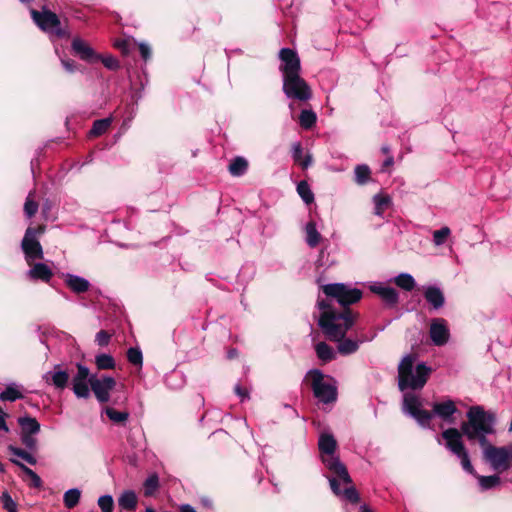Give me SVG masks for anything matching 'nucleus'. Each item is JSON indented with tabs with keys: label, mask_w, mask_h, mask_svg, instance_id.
Masks as SVG:
<instances>
[{
	"label": "nucleus",
	"mask_w": 512,
	"mask_h": 512,
	"mask_svg": "<svg viewBox=\"0 0 512 512\" xmlns=\"http://www.w3.org/2000/svg\"><path fill=\"white\" fill-rule=\"evenodd\" d=\"M397 371V386L403 394L402 412L415 419L422 428H429L432 415L422 409L418 392L426 385L432 368L425 362H417L415 355L406 354L399 362Z\"/></svg>",
	"instance_id": "nucleus-1"
},
{
	"label": "nucleus",
	"mask_w": 512,
	"mask_h": 512,
	"mask_svg": "<svg viewBox=\"0 0 512 512\" xmlns=\"http://www.w3.org/2000/svg\"><path fill=\"white\" fill-rule=\"evenodd\" d=\"M329 305L328 302H317L321 311L318 325L329 340L340 341L354 325L356 316L350 309L337 310Z\"/></svg>",
	"instance_id": "nucleus-2"
},
{
	"label": "nucleus",
	"mask_w": 512,
	"mask_h": 512,
	"mask_svg": "<svg viewBox=\"0 0 512 512\" xmlns=\"http://www.w3.org/2000/svg\"><path fill=\"white\" fill-rule=\"evenodd\" d=\"M467 421L461 424V431L470 442L477 441L482 447L489 441L488 435L495 433L496 414L486 411L483 406L475 405L466 413Z\"/></svg>",
	"instance_id": "nucleus-3"
},
{
	"label": "nucleus",
	"mask_w": 512,
	"mask_h": 512,
	"mask_svg": "<svg viewBox=\"0 0 512 512\" xmlns=\"http://www.w3.org/2000/svg\"><path fill=\"white\" fill-rule=\"evenodd\" d=\"M318 449L321 455L322 463L325 467L339 477L344 483H350L351 477L347 471L345 465L341 462L339 456H337V441L333 434L329 432H323L320 434L318 439Z\"/></svg>",
	"instance_id": "nucleus-4"
},
{
	"label": "nucleus",
	"mask_w": 512,
	"mask_h": 512,
	"mask_svg": "<svg viewBox=\"0 0 512 512\" xmlns=\"http://www.w3.org/2000/svg\"><path fill=\"white\" fill-rule=\"evenodd\" d=\"M305 380L309 381L314 397L322 404H333L337 400V382L319 369L307 372Z\"/></svg>",
	"instance_id": "nucleus-5"
},
{
	"label": "nucleus",
	"mask_w": 512,
	"mask_h": 512,
	"mask_svg": "<svg viewBox=\"0 0 512 512\" xmlns=\"http://www.w3.org/2000/svg\"><path fill=\"white\" fill-rule=\"evenodd\" d=\"M326 299L318 302H328L329 307H335L339 304L341 309H350L349 305L358 302L362 297V291L358 288H352L344 283L326 284L322 287Z\"/></svg>",
	"instance_id": "nucleus-6"
},
{
	"label": "nucleus",
	"mask_w": 512,
	"mask_h": 512,
	"mask_svg": "<svg viewBox=\"0 0 512 512\" xmlns=\"http://www.w3.org/2000/svg\"><path fill=\"white\" fill-rule=\"evenodd\" d=\"M481 448L483 459L492 470L504 472L512 467V443L505 446H495L488 442Z\"/></svg>",
	"instance_id": "nucleus-7"
},
{
	"label": "nucleus",
	"mask_w": 512,
	"mask_h": 512,
	"mask_svg": "<svg viewBox=\"0 0 512 512\" xmlns=\"http://www.w3.org/2000/svg\"><path fill=\"white\" fill-rule=\"evenodd\" d=\"M462 435V431L456 428H448L441 434L445 447L460 460L463 470L469 474H475L468 451L462 441Z\"/></svg>",
	"instance_id": "nucleus-8"
},
{
	"label": "nucleus",
	"mask_w": 512,
	"mask_h": 512,
	"mask_svg": "<svg viewBox=\"0 0 512 512\" xmlns=\"http://www.w3.org/2000/svg\"><path fill=\"white\" fill-rule=\"evenodd\" d=\"M44 231V226L28 227L25 231L21 241V249L28 265H32L36 260H42L44 257L43 248L38 240V236L43 234Z\"/></svg>",
	"instance_id": "nucleus-9"
},
{
	"label": "nucleus",
	"mask_w": 512,
	"mask_h": 512,
	"mask_svg": "<svg viewBox=\"0 0 512 512\" xmlns=\"http://www.w3.org/2000/svg\"><path fill=\"white\" fill-rule=\"evenodd\" d=\"M282 89L287 98L300 102H305L312 97L311 88L300 73L284 77Z\"/></svg>",
	"instance_id": "nucleus-10"
},
{
	"label": "nucleus",
	"mask_w": 512,
	"mask_h": 512,
	"mask_svg": "<svg viewBox=\"0 0 512 512\" xmlns=\"http://www.w3.org/2000/svg\"><path fill=\"white\" fill-rule=\"evenodd\" d=\"M31 16L41 30L59 38L66 36L67 33L61 28V22L54 12L45 8L41 12L32 9Z\"/></svg>",
	"instance_id": "nucleus-11"
},
{
	"label": "nucleus",
	"mask_w": 512,
	"mask_h": 512,
	"mask_svg": "<svg viewBox=\"0 0 512 512\" xmlns=\"http://www.w3.org/2000/svg\"><path fill=\"white\" fill-rule=\"evenodd\" d=\"M116 381L111 376L98 378L96 375L90 377V388L100 403H106L110 399V392L115 388Z\"/></svg>",
	"instance_id": "nucleus-12"
},
{
	"label": "nucleus",
	"mask_w": 512,
	"mask_h": 512,
	"mask_svg": "<svg viewBox=\"0 0 512 512\" xmlns=\"http://www.w3.org/2000/svg\"><path fill=\"white\" fill-rule=\"evenodd\" d=\"M279 59L281 64L279 70L282 73L283 78L301 72L300 58L296 51L290 48H282L279 51Z\"/></svg>",
	"instance_id": "nucleus-13"
},
{
	"label": "nucleus",
	"mask_w": 512,
	"mask_h": 512,
	"mask_svg": "<svg viewBox=\"0 0 512 512\" xmlns=\"http://www.w3.org/2000/svg\"><path fill=\"white\" fill-rule=\"evenodd\" d=\"M91 375L86 366L77 364V373L72 378V390L76 397L86 399L90 396Z\"/></svg>",
	"instance_id": "nucleus-14"
},
{
	"label": "nucleus",
	"mask_w": 512,
	"mask_h": 512,
	"mask_svg": "<svg viewBox=\"0 0 512 512\" xmlns=\"http://www.w3.org/2000/svg\"><path fill=\"white\" fill-rule=\"evenodd\" d=\"M42 379L47 385L64 390L68 385L70 374L62 365L56 364L53 369L43 374Z\"/></svg>",
	"instance_id": "nucleus-15"
},
{
	"label": "nucleus",
	"mask_w": 512,
	"mask_h": 512,
	"mask_svg": "<svg viewBox=\"0 0 512 512\" xmlns=\"http://www.w3.org/2000/svg\"><path fill=\"white\" fill-rule=\"evenodd\" d=\"M429 336L435 346L445 345L450 338L447 321L443 318H434L430 323Z\"/></svg>",
	"instance_id": "nucleus-16"
},
{
	"label": "nucleus",
	"mask_w": 512,
	"mask_h": 512,
	"mask_svg": "<svg viewBox=\"0 0 512 512\" xmlns=\"http://www.w3.org/2000/svg\"><path fill=\"white\" fill-rule=\"evenodd\" d=\"M369 289L389 307H394L399 302L398 291L384 282H373Z\"/></svg>",
	"instance_id": "nucleus-17"
},
{
	"label": "nucleus",
	"mask_w": 512,
	"mask_h": 512,
	"mask_svg": "<svg viewBox=\"0 0 512 512\" xmlns=\"http://www.w3.org/2000/svg\"><path fill=\"white\" fill-rule=\"evenodd\" d=\"M433 417H438L442 421L452 424L454 422V414L457 412L455 402L451 399H446L442 402H434L432 404V411H428Z\"/></svg>",
	"instance_id": "nucleus-18"
},
{
	"label": "nucleus",
	"mask_w": 512,
	"mask_h": 512,
	"mask_svg": "<svg viewBox=\"0 0 512 512\" xmlns=\"http://www.w3.org/2000/svg\"><path fill=\"white\" fill-rule=\"evenodd\" d=\"M328 480L330 483L331 490L333 491V493L335 495H337V496L341 497L342 499H344L350 503H353V504H356L359 502L360 496L354 486L350 485L342 490L340 488V483H343V484H345V483L343 481H341L339 477H337V476L329 477ZM351 483H352V481L349 484H351Z\"/></svg>",
	"instance_id": "nucleus-19"
},
{
	"label": "nucleus",
	"mask_w": 512,
	"mask_h": 512,
	"mask_svg": "<svg viewBox=\"0 0 512 512\" xmlns=\"http://www.w3.org/2000/svg\"><path fill=\"white\" fill-rule=\"evenodd\" d=\"M71 48L73 52L83 61L95 63L100 59V55L97 54L86 41L79 37H75L72 40Z\"/></svg>",
	"instance_id": "nucleus-20"
},
{
	"label": "nucleus",
	"mask_w": 512,
	"mask_h": 512,
	"mask_svg": "<svg viewBox=\"0 0 512 512\" xmlns=\"http://www.w3.org/2000/svg\"><path fill=\"white\" fill-rule=\"evenodd\" d=\"M423 295L430 308L433 310H439L445 304L443 291L435 285L425 286L423 288Z\"/></svg>",
	"instance_id": "nucleus-21"
},
{
	"label": "nucleus",
	"mask_w": 512,
	"mask_h": 512,
	"mask_svg": "<svg viewBox=\"0 0 512 512\" xmlns=\"http://www.w3.org/2000/svg\"><path fill=\"white\" fill-rule=\"evenodd\" d=\"M62 278L64 280L65 285L72 292L77 294L87 292L91 286L90 282L87 279L72 273H63Z\"/></svg>",
	"instance_id": "nucleus-22"
},
{
	"label": "nucleus",
	"mask_w": 512,
	"mask_h": 512,
	"mask_svg": "<svg viewBox=\"0 0 512 512\" xmlns=\"http://www.w3.org/2000/svg\"><path fill=\"white\" fill-rule=\"evenodd\" d=\"M27 271V277L31 280L49 282L53 276L51 268L45 263H33Z\"/></svg>",
	"instance_id": "nucleus-23"
},
{
	"label": "nucleus",
	"mask_w": 512,
	"mask_h": 512,
	"mask_svg": "<svg viewBox=\"0 0 512 512\" xmlns=\"http://www.w3.org/2000/svg\"><path fill=\"white\" fill-rule=\"evenodd\" d=\"M304 232L305 242L310 248H315L319 245L322 240V236L317 229L315 221H308L304 226Z\"/></svg>",
	"instance_id": "nucleus-24"
},
{
	"label": "nucleus",
	"mask_w": 512,
	"mask_h": 512,
	"mask_svg": "<svg viewBox=\"0 0 512 512\" xmlns=\"http://www.w3.org/2000/svg\"><path fill=\"white\" fill-rule=\"evenodd\" d=\"M101 414H105L112 423L122 426L126 424L130 416L128 411H118L109 405L103 407Z\"/></svg>",
	"instance_id": "nucleus-25"
},
{
	"label": "nucleus",
	"mask_w": 512,
	"mask_h": 512,
	"mask_svg": "<svg viewBox=\"0 0 512 512\" xmlns=\"http://www.w3.org/2000/svg\"><path fill=\"white\" fill-rule=\"evenodd\" d=\"M118 505L121 509L133 511L137 507V495L132 490H125L118 498Z\"/></svg>",
	"instance_id": "nucleus-26"
},
{
	"label": "nucleus",
	"mask_w": 512,
	"mask_h": 512,
	"mask_svg": "<svg viewBox=\"0 0 512 512\" xmlns=\"http://www.w3.org/2000/svg\"><path fill=\"white\" fill-rule=\"evenodd\" d=\"M291 154L294 162L299 163L303 169H307L312 163L311 155H306L303 158V148L300 142H294L292 144Z\"/></svg>",
	"instance_id": "nucleus-27"
},
{
	"label": "nucleus",
	"mask_w": 512,
	"mask_h": 512,
	"mask_svg": "<svg viewBox=\"0 0 512 512\" xmlns=\"http://www.w3.org/2000/svg\"><path fill=\"white\" fill-rule=\"evenodd\" d=\"M248 170V161L242 157L237 156L233 158L228 166L229 173L234 177L243 176Z\"/></svg>",
	"instance_id": "nucleus-28"
},
{
	"label": "nucleus",
	"mask_w": 512,
	"mask_h": 512,
	"mask_svg": "<svg viewBox=\"0 0 512 512\" xmlns=\"http://www.w3.org/2000/svg\"><path fill=\"white\" fill-rule=\"evenodd\" d=\"M21 427V434H38L40 432V424L36 418L25 416L18 419Z\"/></svg>",
	"instance_id": "nucleus-29"
},
{
	"label": "nucleus",
	"mask_w": 512,
	"mask_h": 512,
	"mask_svg": "<svg viewBox=\"0 0 512 512\" xmlns=\"http://www.w3.org/2000/svg\"><path fill=\"white\" fill-rule=\"evenodd\" d=\"M337 349L338 352L342 355H350L355 353L359 349V345L362 341L353 340L350 338H342L340 341H337Z\"/></svg>",
	"instance_id": "nucleus-30"
},
{
	"label": "nucleus",
	"mask_w": 512,
	"mask_h": 512,
	"mask_svg": "<svg viewBox=\"0 0 512 512\" xmlns=\"http://www.w3.org/2000/svg\"><path fill=\"white\" fill-rule=\"evenodd\" d=\"M23 393L20 390L19 386H17L15 383H12L8 385L1 393H0V400L1 401H10L14 402L18 399H22Z\"/></svg>",
	"instance_id": "nucleus-31"
},
{
	"label": "nucleus",
	"mask_w": 512,
	"mask_h": 512,
	"mask_svg": "<svg viewBox=\"0 0 512 512\" xmlns=\"http://www.w3.org/2000/svg\"><path fill=\"white\" fill-rule=\"evenodd\" d=\"M394 283L405 291H412L416 285L415 279L409 273H400L393 278Z\"/></svg>",
	"instance_id": "nucleus-32"
},
{
	"label": "nucleus",
	"mask_w": 512,
	"mask_h": 512,
	"mask_svg": "<svg viewBox=\"0 0 512 512\" xmlns=\"http://www.w3.org/2000/svg\"><path fill=\"white\" fill-rule=\"evenodd\" d=\"M474 475L477 477L479 486L483 491L493 489L499 486L501 483L500 477L496 474L490 476H482L476 475L475 473Z\"/></svg>",
	"instance_id": "nucleus-33"
},
{
	"label": "nucleus",
	"mask_w": 512,
	"mask_h": 512,
	"mask_svg": "<svg viewBox=\"0 0 512 512\" xmlns=\"http://www.w3.org/2000/svg\"><path fill=\"white\" fill-rule=\"evenodd\" d=\"M81 490L78 488L68 489L63 495V503L66 508L72 509L79 504Z\"/></svg>",
	"instance_id": "nucleus-34"
},
{
	"label": "nucleus",
	"mask_w": 512,
	"mask_h": 512,
	"mask_svg": "<svg viewBox=\"0 0 512 512\" xmlns=\"http://www.w3.org/2000/svg\"><path fill=\"white\" fill-rule=\"evenodd\" d=\"M315 351L317 354V357L324 361V362H330L335 358V352L332 347H330L325 342H319L315 346Z\"/></svg>",
	"instance_id": "nucleus-35"
},
{
	"label": "nucleus",
	"mask_w": 512,
	"mask_h": 512,
	"mask_svg": "<svg viewBox=\"0 0 512 512\" xmlns=\"http://www.w3.org/2000/svg\"><path fill=\"white\" fill-rule=\"evenodd\" d=\"M11 462L20 467V469L31 479L30 486L34 488H40L42 486L41 478L31 468L16 459H11Z\"/></svg>",
	"instance_id": "nucleus-36"
},
{
	"label": "nucleus",
	"mask_w": 512,
	"mask_h": 512,
	"mask_svg": "<svg viewBox=\"0 0 512 512\" xmlns=\"http://www.w3.org/2000/svg\"><path fill=\"white\" fill-rule=\"evenodd\" d=\"M373 202L375 205L374 214L382 216L384 210L391 204V198L388 195L376 194L373 197Z\"/></svg>",
	"instance_id": "nucleus-37"
},
{
	"label": "nucleus",
	"mask_w": 512,
	"mask_h": 512,
	"mask_svg": "<svg viewBox=\"0 0 512 512\" xmlns=\"http://www.w3.org/2000/svg\"><path fill=\"white\" fill-rule=\"evenodd\" d=\"M112 123V117H107L94 121L90 130L91 136H100L105 133Z\"/></svg>",
	"instance_id": "nucleus-38"
},
{
	"label": "nucleus",
	"mask_w": 512,
	"mask_h": 512,
	"mask_svg": "<svg viewBox=\"0 0 512 512\" xmlns=\"http://www.w3.org/2000/svg\"><path fill=\"white\" fill-rule=\"evenodd\" d=\"M297 193L307 205L314 201V194L306 181H300L297 185Z\"/></svg>",
	"instance_id": "nucleus-39"
},
{
	"label": "nucleus",
	"mask_w": 512,
	"mask_h": 512,
	"mask_svg": "<svg viewBox=\"0 0 512 512\" xmlns=\"http://www.w3.org/2000/svg\"><path fill=\"white\" fill-rule=\"evenodd\" d=\"M144 495L149 497L155 494L159 488V477L156 473L150 474L145 480L144 484Z\"/></svg>",
	"instance_id": "nucleus-40"
},
{
	"label": "nucleus",
	"mask_w": 512,
	"mask_h": 512,
	"mask_svg": "<svg viewBox=\"0 0 512 512\" xmlns=\"http://www.w3.org/2000/svg\"><path fill=\"white\" fill-rule=\"evenodd\" d=\"M370 174L371 171L367 165H357L354 170L355 182L359 185L366 184L370 178Z\"/></svg>",
	"instance_id": "nucleus-41"
},
{
	"label": "nucleus",
	"mask_w": 512,
	"mask_h": 512,
	"mask_svg": "<svg viewBox=\"0 0 512 512\" xmlns=\"http://www.w3.org/2000/svg\"><path fill=\"white\" fill-rule=\"evenodd\" d=\"M317 116L312 110H302L299 116V123L302 128L310 129L316 123Z\"/></svg>",
	"instance_id": "nucleus-42"
},
{
	"label": "nucleus",
	"mask_w": 512,
	"mask_h": 512,
	"mask_svg": "<svg viewBox=\"0 0 512 512\" xmlns=\"http://www.w3.org/2000/svg\"><path fill=\"white\" fill-rule=\"evenodd\" d=\"M95 363L100 370L113 369L115 367V360L109 354H99L95 357Z\"/></svg>",
	"instance_id": "nucleus-43"
},
{
	"label": "nucleus",
	"mask_w": 512,
	"mask_h": 512,
	"mask_svg": "<svg viewBox=\"0 0 512 512\" xmlns=\"http://www.w3.org/2000/svg\"><path fill=\"white\" fill-rule=\"evenodd\" d=\"M8 450L11 454H13L14 456H17L21 459H23L24 461H26L27 463H29L30 465H35L37 463V460L36 458L29 452L19 448V447H16V446H13V445H10L8 447Z\"/></svg>",
	"instance_id": "nucleus-44"
},
{
	"label": "nucleus",
	"mask_w": 512,
	"mask_h": 512,
	"mask_svg": "<svg viewBox=\"0 0 512 512\" xmlns=\"http://www.w3.org/2000/svg\"><path fill=\"white\" fill-rule=\"evenodd\" d=\"M127 359L132 365L138 368H141L143 365L142 351L138 347H130L128 349Z\"/></svg>",
	"instance_id": "nucleus-45"
},
{
	"label": "nucleus",
	"mask_w": 512,
	"mask_h": 512,
	"mask_svg": "<svg viewBox=\"0 0 512 512\" xmlns=\"http://www.w3.org/2000/svg\"><path fill=\"white\" fill-rule=\"evenodd\" d=\"M451 235V229L448 226H443L442 228L435 230L433 232V243L435 246L443 245L448 237Z\"/></svg>",
	"instance_id": "nucleus-46"
},
{
	"label": "nucleus",
	"mask_w": 512,
	"mask_h": 512,
	"mask_svg": "<svg viewBox=\"0 0 512 512\" xmlns=\"http://www.w3.org/2000/svg\"><path fill=\"white\" fill-rule=\"evenodd\" d=\"M0 502H1L2 508L4 510H6L7 512H18V505L12 499V497L8 491L2 492V494L0 496Z\"/></svg>",
	"instance_id": "nucleus-47"
},
{
	"label": "nucleus",
	"mask_w": 512,
	"mask_h": 512,
	"mask_svg": "<svg viewBox=\"0 0 512 512\" xmlns=\"http://www.w3.org/2000/svg\"><path fill=\"white\" fill-rule=\"evenodd\" d=\"M97 503L102 512H113L114 510V500L109 494L100 496Z\"/></svg>",
	"instance_id": "nucleus-48"
},
{
	"label": "nucleus",
	"mask_w": 512,
	"mask_h": 512,
	"mask_svg": "<svg viewBox=\"0 0 512 512\" xmlns=\"http://www.w3.org/2000/svg\"><path fill=\"white\" fill-rule=\"evenodd\" d=\"M38 210V204L35 202L32 197L31 193L26 198L25 204H24V212L28 218L33 217Z\"/></svg>",
	"instance_id": "nucleus-49"
},
{
	"label": "nucleus",
	"mask_w": 512,
	"mask_h": 512,
	"mask_svg": "<svg viewBox=\"0 0 512 512\" xmlns=\"http://www.w3.org/2000/svg\"><path fill=\"white\" fill-rule=\"evenodd\" d=\"M36 434H21L20 439L22 444L29 450L34 451L37 448Z\"/></svg>",
	"instance_id": "nucleus-50"
},
{
	"label": "nucleus",
	"mask_w": 512,
	"mask_h": 512,
	"mask_svg": "<svg viewBox=\"0 0 512 512\" xmlns=\"http://www.w3.org/2000/svg\"><path fill=\"white\" fill-rule=\"evenodd\" d=\"M99 61H101V62L103 63V65H104L107 69H109V70L115 71V70H117V69H119V68H120V63H119V61H118L115 57H113V56H111V55L104 56V57H102V56L100 55V59H99Z\"/></svg>",
	"instance_id": "nucleus-51"
},
{
	"label": "nucleus",
	"mask_w": 512,
	"mask_h": 512,
	"mask_svg": "<svg viewBox=\"0 0 512 512\" xmlns=\"http://www.w3.org/2000/svg\"><path fill=\"white\" fill-rule=\"evenodd\" d=\"M110 338H111V335L105 331V330H100L96 336H95V342L101 346V347H105L109 344L110 342Z\"/></svg>",
	"instance_id": "nucleus-52"
},
{
	"label": "nucleus",
	"mask_w": 512,
	"mask_h": 512,
	"mask_svg": "<svg viewBox=\"0 0 512 512\" xmlns=\"http://www.w3.org/2000/svg\"><path fill=\"white\" fill-rule=\"evenodd\" d=\"M61 64L68 73H74L79 70V65L72 59L61 58Z\"/></svg>",
	"instance_id": "nucleus-53"
},
{
	"label": "nucleus",
	"mask_w": 512,
	"mask_h": 512,
	"mask_svg": "<svg viewBox=\"0 0 512 512\" xmlns=\"http://www.w3.org/2000/svg\"><path fill=\"white\" fill-rule=\"evenodd\" d=\"M139 52L144 61L149 60L152 54L150 46L146 43L139 44Z\"/></svg>",
	"instance_id": "nucleus-54"
},
{
	"label": "nucleus",
	"mask_w": 512,
	"mask_h": 512,
	"mask_svg": "<svg viewBox=\"0 0 512 512\" xmlns=\"http://www.w3.org/2000/svg\"><path fill=\"white\" fill-rule=\"evenodd\" d=\"M234 392L237 396L240 397L241 401H245L246 399H249V392L242 388L239 384H237L234 388Z\"/></svg>",
	"instance_id": "nucleus-55"
},
{
	"label": "nucleus",
	"mask_w": 512,
	"mask_h": 512,
	"mask_svg": "<svg viewBox=\"0 0 512 512\" xmlns=\"http://www.w3.org/2000/svg\"><path fill=\"white\" fill-rule=\"evenodd\" d=\"M180 512H197V511L191 505L183 504L180 506Z\"/></svg>",
	"instance_id": "nucleus-56"
},
{
	"label": "nucleus",
	"mask_w": 512,
	"mask_h": 512,
	"mask_svg": "<svg viewBox=\"0 0 512 512\" xmlns=\"http://www.w3.org/2000/svg\"><path fill=\"white\" fill-rule=\"evenodd\" d=\"M0 430H3L5 432H8L9 428L5 422V419L2 415H0Z\"/></svg>",
	"instance_id": "nucleus-57"
},
{
	"label": "nucleus",
	"mask_w": 512,
	"mask_h": 512,
	"mask_svg": "<svg viewBox=\"0 0 512 512\" xmlns=\"http://www.w3.org/2000/svg\"><path fill=\"white\" fill-rule=\"evenodd\" d=\"M360 512H372V510L366 504H363L360 506Z\"/></svg>",
	"instance_id": "nucleus-58"
},
{
	"label": "nucleus",
	"mask_w": 512,
	"mask_h": 512,
	"mask_svg": "<svg viewBox=\"0 0 512 512\" xmlns=\"http://www.w3.org/2000/svg\"><path fill=\"white\" fill-rule=\"evenodd\" d=\"M236 355H237V351H236V350H231V351H229V353H228V357H229V358H233V357H235Z\"/></svg>",
	"instance_id": "nucleus-59"
},
{
	"label": "nucleus",
	"mask_w": 512,
	"mask_h": 512,
	"mask_svg": "<svg viewBox=\"0 0 512 512\" xmlns=\"http://www.w3.org/2000/svg\"><path fill=\"white\" fill-rule=\"evenodd\" d=\"M393 163V158H388L387 160H385L384 162V165L388 166V165H391Z\"/></svg>",
	"instance_id": "nucleus-60"
},
{
	"label": "nucleus",
	"mask_w": 512,
	"mask_h": 512,
	"mask_svg": "<svg viewBox=\"0 0 512 512\" xmlns=\"http://www.w3.org/2000/svg\"><path fill=\"white\" fill-rule=\"evenodd\" d=\"M203 504H204L205 506H207V507H211V501H210V500H208V499H204V500H203Z\"/></svg>",
	"instance_id": "nucleus-61"
},
{
	"label": "nucleus",
	"mask_w": 512,
	"mask_h": 512,
	"mask_svg": "<svg viewBox=\"0 0 512 512\" xmlns=\"http://www.w3.org/2000/svg\"><path fill=\"white\" fill-rule=\"evenodd\" d=\"M145 512H155V510L151 507L146 508Z\"/></svg>",
	"instance_id": "nucleus-62"
},
{
	"label": "nucleus",
	"mask_w": 512,
	"mask_h": 512,
	"mask_svg": "<svg viewBox=\"0 0 512 512\" xmlns=\"http://www.w3.org/2000/svg\"><path fill=\"white\" fill-rule=\"evenodd\" d=\"M21 3H30L32 0H19Z\"/></svg>",
	"instance_id": "nucleus-63"
},
{
	"label": "nucleus",
	"mask_w": 512,
	"mask_h": 512,
	"mask_svg": "<svg viewBox=\"0 0 512 512\" xmlns=\"http://www.w3.org/2000/svg\"><path fill=\"white\" fill-rule=\"evenodd\" d=\"M4 471V466L3 464L0 462V472H3Z\"/></svg>",
	"instance_id": "nucleus-64"
}]
</instances>
